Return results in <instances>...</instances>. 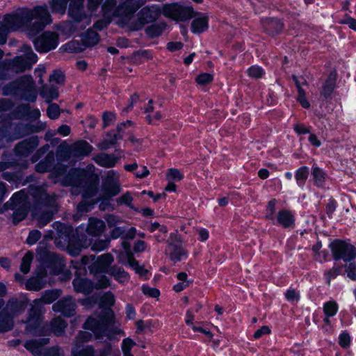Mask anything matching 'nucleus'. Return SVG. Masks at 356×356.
Wrapping results in <instances>:
<instances>
[{
  "label": "nucleus",
  "mask_w": 356,
  "mask_h": 356,
  "mask_svg": "<svg viewBox=\"0 0 356 356\" xmlns=\"http://www.w3.org/2000/svg\"><path fill=\"white\" fill-rule=\"evenodd\" d=\"M51 22V16L47 6L44 5L35 6L32 9H18L3 15L0 22L11 32L23 30L29 37H33Z\"/></svg>",
  "instance_id": "obj_1"
},
{
  "label": "nucleus",
  "mask_w": 356,
  "mask_h": 356,
  "mask_svg": "<svg viewBox=\"0 0 356 356\" xmlns=\"http://www.w3.org/2000/svg\"><path fill=\"white\" fill-rule=\"evenodd\" d=\"M146 0H105L102 13L106 17H118L122 24H127Z\"/></svg>",
  "instance_id": "obj_2"
},
{
  "label": "nucleus",
  "mask_w": 356,
  "mask_h": 356,
  "mask_svg": "<svg viewBox=\"0 0 356 356\" xmlns=\"http://www.w3.org/2000/svg\"><path fill=\"white\" fill-rule=\"evenodd\" d=\"M114 323V314L110 309L102 310L101 315L97 318L94 316L89 317L83 325L86 330H91L96 339H102L104 337L111 339L114 334H118L121 332L120 330L109 328Z\"/></svg>",
  "instance_id": "obj_3"
},
{
  "label": "nucleus",
  "mask_w": 356,
  "mask_h": 356,
  "mask_svg": "<svg viewBox=\"0 0 356 356\" xmlns=\"http://www.w3.org/2000/svg\"><path fill=\"white\" fill-rule=\"evenodd\" d=\"M88 168L90 172L84 170H72L69 172L67 179L69 184L83 188L86 196L92 197L96 193L99 176L94 173L93 165H88Z\"/></svg>",
  "instance_id": "obj_4"
},
{
  "label": "nucleus",
  "mask_w": 356,
  "mask_h": 356,
  "mask_svg": "<svg viewBox=\"0 0 356 356\" xmlns=\"http://www.w3.org/2000/svg\"><path fill=\"white\" fill-rule=\"evenodd\" d=\"M3 90L6 95L16 94L31 102H35L37 98L35 86L31 76L26 75L19 78L4 86Z\"/></svg>",
  "instance_id": "obj_5"
},
{
  "label": "nucleus",
  "mask_w": 356,
  "mask_h": 356,
  "mask_svg": "<svg viewBox=\"0 0 356 356\" xmlns=\"http://www.w3.org/2000/svg\"><path fill=\"white\" fill-rule=\"evenodd\" d=\"M328 248L334 261H353L356 259V246L350 238L330 239Z\"/></svg>",
  "instance_id": "obj_6"
},
{
  "label": "nucleus",
  "mask_w": 356,
  "mask_h": 356,
  "mask_svg": "<svg viewBox=\"0 0 356 356\" xmlns=\"http://www.w3.org/2000/svg\"><path fill=\"white\" fill-rule=\"evenodd\" d=\"M136 13V19L126 24L131 31H137L142 30L146 24L153 23L158 20L161 16V8L158 4L146 3L140 8Z\"/></svg>",
  "instance_id": "obj_7"
},
{
  "label": "nucleus",
  "mask_w": 356,
  "mask_h": 356,
  "mask_svg": "<svg viewBox=\"0 0 356 356\" xmlns=\"http://www.w3.org/2000/svg\"><path fill=\"white\" fill-rule=\"evenodd\" d=\"M161 8V14L165 17L175 22H186L200 15L195 12L192 6L184 5L181 2L164 3Z\"/></svg>",
  "instance_id": "obj_8"
},
{
  "label": "nucleus",
  "mask_w": 356,
  "mask_h": 356,
  "mask_svg": "<svg viewBox=\"0 0 356 356\" xmlns=\"http://www.w3.org/2000/svg\"><path fill=\"white\" fill-rule=\"evenodd\" d=\"M26 307L24 302L16 299L10 300L0 312V332L11 330L13 327V317L23 312Z\"/></svg>",
  "instance_id": "obj_9"
},
{
  "label": "nucleus",
  "mask_w": 356,
  "mask_h": 356,
  "mask_svg": "<svg viewBox=\"0 0 356 356\" xmlns=\"http://www.w3.org/2000/svg\"><path fill=\"white\" fill-rule=\"evenodd\" d=\"M6 209L14 210L13 214V223L17 224L24 220L28 213L29 204L27 202V197L23 191H19L13 195L9 202L5 205Z\"/></svg>",
  "instance_id": "obj_10"
},
{
  "label": "nucleus",
  "mask_w": 356,
  "mask_h": 356,
  "mask_svg": "<svg viewBox=\"0 0 356 356\" xmlns=\"http://www.w3.org/2000/svg\"><path fill=\"white\" fill-rule=\"evenodd\" d=\"M167 245L165 253L172 261L175 263L179 262L183 258L188 257V252L183 246L182 238L177 234H171L170 235V239L167 241Z\"/></svg>",
  "instance_id": "obj_11"
},
{
  "label": "nucleus",
  "mask_w": 356,
  "mask_h": 356,
  "mask_svg": "<svg viewBox=\"0 0 356 356\" xmlns=\"http://www.w3.org/2000/svg\"><path fill=\"white\" fill-rule=\"evenodd\" d=\"M21 51L23 54L14 58L11 64L12 70L17 73L29 70L38 60L37 55L31 47L24 44L21 47Z\"/></svg>",
  "instance_id": "obj_12"
},
{
  "label": "nucleus",
  "mask_w": 356,
  "mask_h": 356,
  "mask_svg": "<svg viewBox=\"0 0 356 356\" xmlns=\"http://www.w3.org/2000/svg\"><path fill=\"white\" fill-rule=\"evenodd\" d=\"M99 42V34L92 29H88L81 38V44L78 41H71L65 45V50L70 52L79 53L83 51L86 47H92Z\"/></svg>",
  "instance_id": "obj_13"
},
{
  "label": "nucleus",
  "mask_w": 356,
  "mask_h": 356,
  "mask_svg": "<svg viewBox=\"0 0 356 356\" xmlns=\"http://www.w3.org/2000/svg\"><path fill=\"white\" fill-rule=\"evenodd\" d=\"M102 191L104 198H110L120 192V177L117 172L109 170L102 180Z\"/></svg>",
  "instance_id": "obj_14"
},
{
  "label": "nucleus",
  "mask_w": 356,
  "mask_h": 356,
  "mask_svg": "<svg viewBox=\"0 0 356 356\" xmlns=\"http://www.w3.org/2000/svg\"><path fill=\"white\" fill-rule=\"evenodd\" d=\"M58 35L55 32L45 31L33 41L35 49L39 52H47L58 46Z\"/></svg>",
  "instance_id": "obj_15"
},
{
  "label": "nucleus",
  "mask_w": 356,
  "mask_h": 356,
  "mask_svg": "<svg viewBox=\"0 0 356 356\" xmlns=\"http://www.w3.org/2000/svg\"><path fill=\"white\" fill-rule=\"evenodd\" d=\"M337 70L334 69L330 71L319 90L320 99L323 102H327L332 99L333 93L337 88Z\"/></svg>",
  "instance_id": "obj_16"
},
{
  "label": "nucleus",
  "mask_w": 356,
  "mask_h": 356,
  "mask_svg": "<svg viewBox=\"0 0 356 356\" xmlns=\"http://www.w3.org/2000/svg\"><path fill=\"white\" fill-rule=\"evenodd\" d=\"M84 3L85 0H71L67 14L69 17L76 22L87 21L88 24L90 19L85 10Z\"/></svg>",
  "instance_id": "obj_17"
},
{
  "label": "nucleus",
  "mask_w": 356,
  "mask_h": 356,
  "mask_svg": "<svg viewBox=\"0 0 356 356\" xmlns=\"http://www.w3.org/2000/svg\"><path fill=\"white\" fill-rule=\"evenodd\" d=\"M52 309L65 316L70 317L76 313V304L71 296H66L54 303Z\"/></svg>",
  "instance_id": "obj_18"
},
{
  "label": "nucleus",
  "mask_w": 356,
  "mask_h": 356,
  "mask_svg": "<svg viewBox=\"0 0 356 356\" xmlns=\"http://www.w3.org/2000/svg\"><path fill=\"white\" fill-rule=\"evenodd\" d=\"M273 224L280 226L284 229L293 228L296 225V218L291 211L286 209L280 210L273 219H270Z\"/></svg>",
  "instance_id": "obj_19"
},
{
  "label": "nucleus",
  "mask_w": 356,
  "mask_h": 356,
  "mask_svg": "<svg viewBox=\"0 0 356 356\" xmlns=\"http://www.w3.org/2000/svg\"><path fill=\"white\" fill-rule=\"evenodd\" d=\"M84 230V227L80 226L76 228V234L78 238V241L74 243L72 240H71L67 246V249L69 252L73 255H78L81 251L82 248H86L90 245V241L86 238L85 235L83 234Z\"/></svg>",
  "instance_id": "obj_20"
},
{
  "label": "nucleus",
  "mask_w": 356,
  "mask_h": 356,
  "mask_svg": "<svg viewBox=\"0 0 356 356\" xmlns=\"http://www.w3.org/2000/svg\"><path fill=\"white\" fill-rule=\"evenodd\" d=\"M92 147L86 140H79L73 143L68 150L69 158L81 159L88 156L92 151Z\"/></svg>",
  "instance_id": "obj_21"
},
{
  "label": "nucleus",
  "mask_w": 356,
  "mask_h": 356,
  "mask_svg": "<svg viewBox=\"0 0 356 356\" xmlns=\"http://www.w3.org/2000/svg\"><path fill=\"white\" fill-rule=\"evenodd\" d=\"M310 172L311 176L309 181L313 185L318 188H324L328 177L327 171L320 168L316 162H314Z\"/></svg>",
  "instance_id": "obj_22"
},
{
  "label": "nucleus",
  "mask_w": 356,
  "mask_h": 356,
  "mask_svg": "<svg viewBox=\"0 0 356 356\" xmlns=\"http://www.w3.org/2000/svg\"><path fill=\"white\" fill-rule=\"evenodd\" d=\"M49 343V339L42 338L40 339L30 340L25 343L24 346L34 356H46L45 346Z\"/></svg>",
  "instance_id": "obj_23"
},
{
  "label": "nucleus",
  "mask_w": 356,
  "mask_h": 356,
  "mask_svg": "<svg viewBox=\"0 0 356 356\" xmlns=\"http://www.w3.org/2000/svg\"><path fill=\"white\" fill-rule=\"evenodd\" d=\"M40 322V309L39 308L32 305L29 312V317L26 322V330L28 332L36 334L38 332L37 329L39 327Z\"/></svg>",
  "instance_id": "obj_24"
},
{
  "label": "nucleus",
  "mask_w": 356,
  "mask_h": 356,
  "mask_svg": "<svg viewBox=\"0 0 356 356\" xmlns=\"http://www.w3.org/2000/svg\"><path fill=\"white\" fill-rule=\"evenodd\" d=\"M105 222L97 218H90L86 228V233L91 236H100L105 230Z\"/></svg>",
  "instance_id": "obj_25"
},
{
  "label": "nucleus",
  "mask_w": 356,
  "mask_h": 356,
  "mask_svg": "<svg viewBox=\"0 0 356 356\" xmlns=\"http://www.w3.org/2000/svg\"><path fill=\"white\" fill-rule=\"evenodd\" d=\"M92 160L102 167L111 168L118 163V158L113 154L99 153L93 156Z\"/></svg>",
  "instance_id": "obj_26"
},
{
  "label": "nucleus",
  "mask_w": 356,
  "mask_h": 356,
  "mask_svg": "<svg viewBox=\"0 0 356 356\" xmlns=\"http://www.w3.org/2000/svg\"><path fill=\"white\" fill-rule=\"evenodd\" d=\"M113 261V257L111 254H104L100 256L97 261L93 263L90 270L91 271H95V273L106 272Z\"/></svg>",
  "instance_id": "obj_27"
},
{
  "label": "nucleus",
  "mask_w": 356,
  "mask_h": 356,
  "mask_svg": "<svg viewBox=\"0 0 356 356\" xmlns=\"http://www.w3.org/2000/svg\"><path fill=\"white\" fill-rule=\"evenodd\" d=\"M122 247L126 251L127 264L135 270L136 273L141 276L145 275L148 273V270L145 269L143 266H140L138 261L135 259L133 254L130 252L129 243L123 242Z\"/></svg>",
  "instance_id": "obj_28"
},
{
  "label": "nucleus",
  "mask_w": 356,
  "mask_h": 356,
  "mask_svg": "<svg viewBox=\"0 0 356 356\" xmlns=\"http://www.w3.org/2000/svg\"><path fill=\"white\" fill-rule=\"evenodd\" d=\"M61 295L60 290H47L42 293V296L39 299L33 301V306L40 307L42 304H50L58 299Z\"/></svg>",
  "instance_id": "obj_29"
},
{
  "label": "nucleus",
  "mask_w": 356,
  "mask_h": 356,
  "mask_svg": "<svg viewBox=\"0 0 356 356\" xmlns=\"http://www.w3.org/2000/svg\"><path fill=\"white\" fill-rule=\"evenodd\" d=\"M122 136L119 133L110 131L106 133V138L97 144V147L100 150H107L111 147L115 145L118 140H121Z\"/></svg>",
  "instance_id": "obj_30"
},
{
  "label": "nucleus",
  "mask_w": 356,
  "mask_h": 356,
  "mask_svg": "<svg viewBox=\"0 0 356 356\" xmlns=\"http://www.w3.org/2000/svg\"><path fill=\"white\" fill-rule=\"evenodd\" d=\"M37 146L38 140L36 138H30L18 143L15 150L17 154L26 156L33 152Z\"/></svg>",
  "instance_id": "obj_31"
},
{
  "label": "nucleus",
  "mask_w": 356,
  "mask_h": 356,
  "mask_svg": "<svg viewBox=\"0 0 356 356\" xmlns=\"http://www.w3.org/2000/svg\"><path fill=\"white\" fill-rule=\"evenodd\" d=\"M191 31L193 33L200 34L209 29V17L207 15H201L195 18L191 25Z\"/></svg>",
  "instance_id": "obj_32"
},
{
  "label": "nucleus",
  "mask_w": 356,
  "mask_h": 356,
  "mask_svg": "<svg viewBox=\"0 0 356 356\" xmlns=\"http://www.w3.org/2000/svg\"><path fill=\"white\" fill-rule=\"evenodd\" d=\"M310 173L309 168L302 165L294 171V179L299 188L304 190Z\"/></svg>",
  "instance_id": "obj_33"
},
{
  "label": "nucleus",
  "mask_w": 356,
  "mask_h": 356,
  "mask_svg": "<svg viewBox=\"0 0 356 356\" xmlns=\"http://www.w3.org/2000/svg\"><path fill=\"white\" fill-rule=\"evenodd\" d=\"M73 285L76 292L89 293L92 290V282L86 279L76 278L73 281Z\"/></svg>",
  "instance_id": "obj_34"
},
{
  "label": "nucleus",
  "mask_w": 356,
  "mask_h": 356,
  "mask_svg": "<svg viewBox=\"0 0 356 356\" xmlns=\"http://www.w3.org/2000/svg\"><path fill=\"white\" fill-rule=\"evenodd\" d=\"M284 29L282 19L268 17V36H275L280 34Z\"/></svg>",
  "instance_id": "obj_35"
},
{
  "label": "nucleus",
  "mask_w": 356,
  "mask_h": 356,
  "mask_svg": "<svg viewBox=\"0 0 356 356\" xmlns=\"http://www.w3.org/2000/svg\"><path fill=\"white\" fill-rule=\"evenodd\" d=\"M343 275L342 272V264L334 263L333 266L324 273L325 283L330 285L332 280L336 279L339 275Z\"/></svg>",
  "instance_id": "obj_36"
},
{
  "label": "nucleus",
  "mask_w": 356,
  "mask_h": 356,
  "mask_svg": "<svg viewBox=\"0 0 356 356\" xmlns=\"http://www.w3.org/2000/svg\"><path fill=\"white\" fill-rule=\"evenodd\" d=\"M166 28L167 24L165 22H161L147 26L145 31L149 38H154L160 36Z\"/></svg>",
  "instance_id": "obj_37"
},
{
  "label": "nucleus",
  "mask_w": 356,
  "mask_h": 356,
  "mask_svg": "<svg viewBox=\"0 0 356 356\" xmlns=\"http://www.w3.org/2000/svg\"><path fill=\"white\" fill-rule=\"evenodd\" d=\"M40 95L45 99L47 103H50L52 100L58 97V90L56 87L43 86L40 90Z\"/></svg>",
  "instance_id": "obj_38"
},
{
  "label": "nucleus",
  "mask_w": 356,
  "mask_h": 356,
  "mask_svg": "<svg viewBox=\"0 0 356 356\" xmlns=\"http://www.w3.org/2000/svg\"><path fill=\"white\" fill-rule=\"evenodd\" d=\"M43 277L44 275H41L29 279L26 283V289L35 291H40L45 286V282L42 280Z\"/></svg>",
  "instance_id": "obj_39"
},
{
  "label": "nucleus",
  "mask_w": 356,
  "mask_h": 356,
  "mask_svg": "<svg viewBox=\"0 0 356 356\" xmlns=\"http://www.w3.org/2000/svg\"><path fill=\"white\" fill-rule=\"evenodd\" d=\"M70 1L71 0H51L49 4L52 13L64 15Z\"/></svg>",
  "instance_id": "obj_40"
},
{
  "label": "nucleus",
  "mask_w": 356,
  "mask_h": 356,
  "mask_svg": "<svg viewBox=\"0 0 356 356\" xmlns=\"http://www.w3.org/2000/svg\"><path fill=\"white\" fill-rule=\"evenodd\" d=\"M67 325L66 322L60 317H56L51 321V328L52 332L56 336H61L63 334Z\"/></svg>",
  "instance_id": "obj_41"
},
{
  "label": "nucleus",
  "mask_w": 356,
  "mask_h": 356,
  "mask_svg": "<svg viewBox=\"0 0 356 356\" xmlns=\"http://www.w3.org/2000/svg\"><path fill=\"white\" fill-rule=\"evenodd\" d=\"M188 275L186 272H180L177 275V279L179 281L173 286V290L177 292H181L189 286V281L188 280Z\"/></svg>",
  "instance_id": "obj_42"
},
{
  "label": "nucleus",
  "mask_w": 356,
  "mask_h": 356,
  "mask_svg": "<svg viewBox=\"0 0 356 356\" xmlns=\"http://www.w3.org/2000/svg\"><path fill=\"white\" fill-rule=\"evenodd\" d=\"M339 304L334 300L326 301L323 305V312L324 315L334 317L339 311Z\"/></svg>",
  "instance_id": "obj_43"
},
{
  "label": "nucleus",
  "mask_w": 356,
  "mask_h": 356,
  "mask_svg": "<svg viewBox=\"0 0 356 356\" xmlns=\"http://www.w3.org/2000/svg\"><path fill=\"white\" fill-rule=\"evenodd\" d=\"M352 281H356V261H346L342 264V271Z\"/></svg>",
  "instance_id": "obj_44"
},
{
  "label": "nucleus",
  "mask_w": 356,
  "mask_h": 356,
  "mask_svg": "<svg viewBox=\"0 0 356 356\" xmlns=\"http://www.w3.org/2000/svg\"><path fill=\"white\" fill-rule=\"evenodd\" d=\"M285 300L291 303H298L300 300V293L291 286L284 293Z\"/></svg>",
  "instance_id": "obj_45"
},
{
  "label": "nucleus",
  "mask_w": 356,
  "mask_h": 356,
  "mask_svg": "<svg viewBox=\"0 0 356 356\" xmlns=\"http://www.w3.org/2000/svg\"><path fill=\"white\" fill-rule=\"evenodd\" d=\"M352 338L347 330H343L339 335L338 343L343 349L350 348Z\"/></svg>",
  "instance_id": "obj_46"
},
{
  "label": "nucleus",
  "mask_w": 356,
  "mask_h": 356,
  "mask_svg": "<svg viewBox=\"0 0 356 356\" xmlns=\"http://www.w3.org/2000/svg\"><path fill=\"white\" fill-rule=\"evenodd\" d=\"M54 213L50 211H43L42 213H36V218L38 226L43 227L52 220Z\"/></svg>",
  "instance_id": "obj_47"
},
{
  "label": "nucleus",
  "mask_w": 356,
  "mask_h": 356,
  "mask_svg": "<svg viewBox=\"0 0 356 356\" xmlns=\"http://www.w3.org/2000/svg\"><path fill=\"white\" fill-rule=\"evenodd\" d=\"M111 274L120 283L127 282L129 278V274L121 268H113Z\"/></svg>",
  "instance_id": "obj_48"
},
{
  "label": "nucleus",
  "mask_w": 356,
  "mask_h": 356,
  "mask_svg": "<svg viewBox=\"0 0 356 356\" xmlns=\"http://www.w3.org/2000/svg\"><path fill=\"white\" fill-rule=\"evenodd\" d=\"M33 254L31 252H28L23 257L22 260V264L20 266V270L24 273L26 274L30 270L31 263L33 260Z\"/></svg>",
  "instance_id": "obj_49"
},
{
  "label": "nucleus",
  "mask_w": 356,
  "mask_h": 356,
  "mask_svg": "<svg viewBox=\"0 0 356 356\" xmlns=\"http://www.w3.org/2000/svg\"><path fill=\"white\" fill-rule=\"evenodd\" d=\"M133 197L129 192H127L122 195L120 197L116 200L118 205L125 204L131 209L137 211L132 204Z\"/></svg>",
  "instance_id": "obj_50"
},
{
  "label": "nucleus",
  "mask_w": 356,
  "mask_h": 356,
  "mask_svg": "<svg viewBox=\"0 0 356 356\" xmlns=\"http://www.w3.org/2000/svg\"><path fill=\"white\" fill-rule=\"evenodd\" d=\"M311 126H306L304 123L298 122L293 125V131L298 136H301L305 134H309L312 129Z\"/></svg>",
  "instance_id": "obj_51"
},
{
  "label": "nucleus",
  "mask_w": 356,
  "mask_h": 356,
  "mask_svg": "<svg viewBox=\"0 0 356 356\" xmlns=\"http://www.w3.org/2000/svg\"><path fill=\"white\" fill-rule=\"evenodd\" d=\"M183 178H184L183 174L178 169L170 168L168 170V171L166 172V179L168 181H181V179H183Z\"/></svg>",
  "instance_id": "obj_52"
},
{
  "label": "nucleus",
  "mask_w": 356,
  "mask_h": 356,
  "mask_svg": "<svg viewBox=\"0 0 356 356\" xmlns=\"http://www.w3.org/2000/svg\"><path fill=\"white\" fill-rule=\"evenodd\" d=\"M338 204L335 199L330 197L325 205V213L330 219L333 218V214L337 208Z\"/></svg>",
  "instance_id": "obj_53"
},
{
  "label": "nucleus",
  "mask_w": 356,
  "mask_h": 356,
  "mask_svg": "<svg viewBox=\"0 0 356 356\" xmlns=\"http://www.w3.org/2000/svg\"><path fill=\"white\" fill-rule=\"evenodd\" d=\"M213 76L209 73H202L195 77V82L200 86H206L212 82Z\"/></svg>",
  "instance_id": "obj_54"
},
{
  "label": "nucleus",
  "mask_w": 356,
  "mask_h": 356,
  "mask_svg": "<svg viewBox=\"0 0 356 356\" xmlns=\"http://www.w3.org/2000/svg\"><path fill=\"white\" fill-rule=\"evenodd\" d=\"M60 113V107L56 104H51L47 109V114L48 117L53 120L57 119L59 117Z\"/></svg>",
  "instance_id": "obj_55"
},
{
  "label": "nucleus",
  "mask_w": 356,
  "mask_h": 356,
  "mask_svg": "<svg viewBox=\"0 0 356 356\" xmlns=\"http://www.w3.org/2000/svg\"><path fill=\"white\" fill-rule=\"evenodd\" d=\"M110 243V239H98L92 245L91 249L93 251H102L105 250Z\"/></svg>",
  "instance_id": "obj_56"
},
{
  "label": "nucleus",
  "mask_w": 356,
  "mask_h": 356,
  "mask_svg": "<svg viewBox=\"0 0 356 356\" xmlns=\"http://www.w3.org/2000/svg\"><path fill=\"white\" fill-rule=\"evenodd\" d=\"M340 24L348 25V27L356 32V19L348 14H345L344 17L339 20Z\"/></svg>",
  "instance_id": "obj_57"
},
{
  "label": "nucleus",
  "mask_w": 356,
  "mask_h": 356,
  "mask_svg": "<svg viewBox=\"0 0 356 356\" xmlns=\"http://www.w3.org/2000/svg\"><path fill=\"white\" fill-rule=\"evenodd\" d=\"M300 92H298V96L296 98L297 102L300 104V106L304 108H309L311 106L309 101L307 99L306 97L305 90H300Z\"/></svg>",
  "instance_id": "obj_58"
},
{
  "label": "nucleus",
  "mask_w": 356,
  "mask_h": 356,
  "mask_svg": "<svg viewBox=\"0 0 356 356\" xmlns=\"http://www.w3.org/2000/svg\"><path fill=\"white\" fill-rule=\"evenodd\" d=\"M136 345V343L131 339H124L122 344V350L124 355L131 354V350L133 346Z\"/></svg>",
  "instance_id": "obj_59"
},
{
  "label": "nucleus",
  "mask_w": 356,
  "mask_h": 356,
  "mask_svg": "<svg viewBox=\"0 0 356 356\" xmlns=\"http://www.w3.org/2000/svg\"><path fill=\"white\" fill-rule=\"evenodd\" d=\"M96 277L97 280L96 283L97 289H104L110 285L109 280L105 275H98V273H96Z\"/></svg>",
  "instance_id": "obj_60"
},
{
  "label": "nucleus",
  "mask_w": 356,
  "mask_h": 356,
  "mask_svg": "<svg viewBox=\"0 0 356 356\" xmlns=\"http://www.w3.org/2000/svg\"><path fill=\"white\" fill-rule=\"evenodd\" d=\"M248 74L251 77L259 79L264 75V71L259 66H252L248 70Z\"/></svg>",
  "instance_id": "obj_61"
},
{
  "label": "nucleus",
  "mask_w": 356,
  "mask_h": 356,
  "mask_svg": "<svg viewBox=\"0 0 356 356\" xmlns=\"http://www.w3.org/2000/svg\"><path fill=\"white\" fill-rule=\"evenodd\" d=\"M143 293L151 298H159L160 296L159 291L156 288H151L149 286L144 285L142 287Z\"/></svg>",
  "instance_id": "obj_62"
},
{
  "label": "nucleus",
  "mask_w": 356,
  "mask_h": 356,
  "mask_svg": "<svg viewBox=\"0 0 356 356\" xmlns=\"http://www.w3.org/2000/svg\"><path fill=\"white\" fill-rule=\"evenodd\" d=\"M101 303L104 306H113L115 303L114 295L111 292L106 293L101 298Z\"/></svg>",
  "instance_id": "obj_63"
},
{
  "label": "nucleus",
  "mask_w": 356,
  "mask_h": 356,
  "mask_svg": "<svg viewBox=\"0 0 356 356\" xmlns=\"http://www.w3.org/2000/svg\"><path fill=\"white\" fill-rule=\"evenodd\" d=\"M41 238V233L38 230H32L29 232L26 243L29 245L35 244Z\"/></svg>",
  "instance_id": "obj_64"
}]
</instances>
